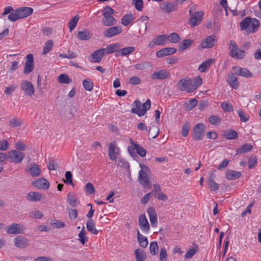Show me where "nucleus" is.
Instances as JSON below:
<instances>
[{
  "mask_svg": "<svg viewBox=\"0 0 261 261\" xmlns=\"http://www.w3.org/2000/svg\"><path fill=\"white\" fill-rule=\"evenodd\" d=\"M105 54H106L103 48L98 49L91 54L89 61L93 63H99Z\"/></svg>",
  "mask_w": 261,
  "mask_h": 261,
  "instance_id": "17",
  "label": "nucleus"
},
{
  "mask_svg": "<svg viewBox=\"0 0 261 261\" xmlns=\"http://www.w3.org/2000/svg\"><path fill=\"white\" fill-rule=\"evenodd\" d=\"M147 212L151 226L152 227H156L158 225V219L155 210L153 207H149Z\"/></svg>",
  "mask_w": 261,
  "mask_h": 261,
  "instance_id": "20",
  "label": "nucleus"
},
{
  "mask_svg": "<svg viewBox=\"0 0 261 261\" xmlns=\"http://www.w3.org/2000/svg\"><path fill=\"white\" fill-rule=\"evenodd\" d=\"M135 50V48L133 46H129L122 49L120 48V50L118 51V54L121 56H127L132 53Z\"/></svg>",
  "mask_w": 261,
  "mask_h": 261,
  "instance_id": "41",
  "label": "nucleus"
},
{
  "mask_svg": "<svg viewBox=\"0 0 261 261\" xmlns=\"http://www.w3.org/2000/svg\"><path fill=\"white\" fill-rule=\"evenodd\" d=\"M87 230L91 233L96 234L98 233L97 230L95 227V224L93 220L91 219L88 220L86 223Z\"/></svg>",
  "mask_w": 261,
  "mask_h": 261,
  "instance_id": "39",
  "label": "nucleus"
},
{
  "mask_svg": "<svg viewBox=\"0 0 261 261\" xmlns=\"http://www.w3.org/2000/svg\"><path fill=\"white\" fill-rule=\"evenodd\" d=\"M53 45V42L51 40H47L43 48V54L45 55L48 53L51 50Z\"/></svg>",
  "mask_w": 261,
  "mask_h": 261,
  "instance_id": "52",
  "label": "nucleus"
},
{
  "mask_svg": "<svg viewBox=\"0 0 261 261\" xmlns=\"http://www.w3.org/2000/svg\"><path fill=\"white\" fill-rule=\"evenodd\" d=\"M209 122L212 125H216L218 123H220L221 121V119L217 116L213 115L210 117Z\"/></svg>",
  "mask_w": 261,
  "mask_h": 261,
  "instance_id": "64",
  "label": "nucleus"
},
{
  "mask_svg": "<svg viewBox=\"0 0 261 261\" xmlns=\"http://www.w3.org/2000/svg\"><path fill=\"white\" fill-rule=\"evenodd\" d=\"M20 88L26 95L32 96L34 94L35 90L33 84L29 81H23L20 84Z\"/></svg>",
  "mask_w": 261,
  "mask_h": 261,
  "instance_id": "10",
  "label": "nucleus"
},
{
  "mask_svg": "<svg viewBox=\"0 0 261 261\" xmlns=\"http://www.w3.org/2000/svg\"><path fill=\"white\" fill-rule=\"evenodd\" d=\"M192 85L191 80L182 79H181L177 84V89L181 91H186L188 93H191L193 91H189L191 90Z\"/></svg>",
  "mask_w": 261,
  "mask_h": 261,
  "instance_id": "9",
  "label": "nucleus"
},
{
  "mask_svg": "<svg viewBox=\"0 0 261 261\" xmlns=\"http://www.w3.org/2000/svg\"><path fill=\"white\" fill-rule=\"evenodd\" d=\"M139 225L143 232L146 233L148 232L150 226L147 219L144 214L141 215L140 216L139 219Z\"/></svg>",
  "mask_w": 261,
  "mask_h": 261,
  "instance_id": "19",
  "label": "nucleus"
},
{
  "mask_svg": "<svg viewBox=\"0 0 261 261\" xmlns=\"http://www.w3.org/2000/svg\"><path fill=\"white\" fill-rule=\"evenodd\" d=\"M162 10L166 13H170L177 9V6L173 3L165 2L161 4Z\"/></svg>",
  "mask_w": 261,
  "mask_h": 261,
  "instance_id": "23",
  "label": "nucleus"
},
{
  "mask_svg": "<svg viewBox=\"0 0 261 261\" xmlns=\"http://www.w3.org/2000/svg\"><path fill=\"white\" fill-rule=\"evenodd\" d=\"M223 136L228 140L236 139L238 138V133L234 130L229 129L223 133Z\"/></svg>",
  "mask_w": 261,
  "mask_h": 261,
  "instance_id": "32",
  "label": "nucleus"
},
{
  "mask_svg": "<svg viewBox=\"0 0 261 261\" xmlns=\"http://www.w3.org/2000/svg\"><path fill=\"white\" fill-rule=\"evenodd\" d=\"M118 150V148H116V142H113L110 143L109 146L108 154L111 160L116 161L118 158L119 155Z\"/></svg>",
  "mask_w": 261,
  "mask_h": 261,
  "instance_id": "13",
  "label": "nucleus"
},
{
  "mask_svg": "<svg viewBox=\"0 0 261 261\" xmlns=\"http://www.w3.org/2000/svg\"><path fill=\"white\" fill-rule=\"evenodd\" d=\"M30 216L34 219H40L43 217V214L40 211L36 210L32 212Z\"/></svg>",
  "mask_w": 261,
  "mask_h": 261,
  "instance_id": "61",
  "label": "nucleus"
},
{
  "mask_svg": "<svg viewBox=\"0 0 261 261\" xmlns=\"http://www.w3.org/2000/svg\"><path fill=\"white\" fill-rule=\"evenodd\" d=\"M114 13V10L110 6H106L103 12L104 19L102 20L103 24L106 26H112L116 24V20L112 15Z\"/></svg>",
  "mask_w": 261,
  "mask_h": 261,
  "instance_id": "3",
  "label": "nucleus"
},
{
  "mask_svg": "<svg viewBox=\"0 0 261 261\" xmlns=\"http://www.w3.org/2000/svg\"><path fill=\"white\" fill-rule=\"evenodd\" d=\"M259 23L258 19L247 17L240 23V26L242 30H246L249 33H253L257 31Z\"/></svg>",
  "mask_w": 261,
  "mask_h": 261,
  "instance_id": "1",
  "label": "nucleus"
},
{
  "mask_svg": "<svg viewBox=\"0 0 261 261\" xmlns=\"http://www.w3.org/2000/svg\"><path fill=\"white\" fill-rule=\"evenodd\" d=\"M24 156V154L22 152L16 150H12L8 153V159L11 163L18 164L22 162Z\"/></svg>",
  "mask_w": 261,
  "mask_h": 261,
  "instance_id": "6",
  "label": "nucleus"
},
{
  "mask_svg": "<svg viewBox=\"0 0 261 261\" xmlns=\"http://www.w3.org/2000/svg\"><path fill=\"white\" fill-rule=\"evenodd\" d=\"M20 18H23L30 16L33 12V9L30 7H24L17 9Z\"/></svg>",
  "mask_w": 261,
  "mask_h": 261,
  "instance_id": "26",
  "label": "nucleus"
},
{
  "mask_svg": "<svg viewBox=\"0 0 261 261\" xmlns=\"http://www.w3.org/2000/svg\"><path fill=\"white\" fill-rule=\"evenodd\" d=\"M198 249L195 248H193L190 250H189L185 255V258L186 259H190L193 257V256L196 253Z\"/></svg>",
  "mask_w": 261,
  "mask_h": 261,
  "instance_id": "60",
  "label": "nucleus"
},
{
  "mask_svg": "<svg viewBox=\"0 0 261 261\" xmlns=\"http://www.w3.org/2000/svg\"><path fill=\"white\" fill-rule=\"evenodd\" d=\"M241 175L240 172L233 170H228L226 172L225 177L228 180H234L239 178Z\"/></svg>",
  "mask_w": 261,
  "mask_h": 261,
  "instance_id": "30",
  "label": "nucleus"
},
{
  "mask_svg": "<svg viewBox=\"0 0 261 261\" xmlns=\"http://www.w3.org/2000/svg\"><path fill=\"white\" fill-rule=\"evenodd\" d=\"M206 182L211 191H215L219 188V185L214 181V180L206 181Z\"/></svg>",
  "mask_w": 261,
  "mask_h": 261,
  "instance_id": "59",
  "label": "nucleus"
},
{
  "mask_svg": "<svg viewBox=\"0 0 261 261\" xmlns=\"http://www.w3.org/2000/svg\"><path fill=\"white\" fill-rule=\"evenodd\" d=\"M229 50L230 55L232 58L239 60L244 58L245 56V52L239 49L235 41L233 40H230L229 42Z\"/></svg>",
  "mask_w": 261,
  "mask_h": 261,
  "instance_id": "4",
  "label": "nucleus"
},
{
  "mask_svg": "<svg viewBox=\"0 0 261 261\" xmlns=\"http://www.w3.org/2000/svg\"><path fill=\"white\" fill-rule=\"evenodd\" d=\"M134 254L137 261H145L146 258L145 253L142 250L137 249L135 250Z\"/></svg>",
  "mask_w": 261,
  "mask_h": 261,
  "instance_id": "36",
  "label": "nucleus"
},
{
  "mask_svg": "<svg viewBox=\"0 0 261 261\" xmlns=\"http://www.w3.org/2000/svg\"><path fill=\"white\" fill-rule=\"evenodd\" d=\"M150 65L148 62H142L135 64L134 67L136 70H143L150 67Z\"/></svg>",
  "mask_w": 261,
  "mask_h": 261,
  "instance_id": "49",
  "label": "nucleus"
},
{
  "mask_svg": "<svg viewBox=\"0 0 261 261\" xmlns=\"http://www.w3.org/2000/svg\"><path fill=\"white\" fill-rule=\"evenodd\" d=\"M232 70L237 75L242 76L246 78H250L253 76L252 73L246 68L234 66L232 67Z\"/></svg>",
  "mask_w": 261,
  "mask_h": 261,
  "instance_id": "14",
  "label": "nucleus"
},
{
  "mask_svg": "<svg viewBox=\"0 0 261 261\" xmlns=\"http://www.w3.org/2000/svg\"><path fill=\"white\" fill-rule=\"evenodd\" d=\"M237 113L242 122H246L249 120V116L246 115L241 109H239Z\"/></svg>",
  "mask_w": 261,
  "mask_h": 261,
  "instance_id": "58",
  "label": "nucleus"
},
{
  "mask_svg": "<svg viewBox=\"0 0 261 261\" xmlns=\"http://www.w3.org/2000/svg\"><path fill=\"white\" fill-rule=\"evenodd\" d=\"M137 240L140 247L145 248L148 246L147 238L141 234L138 230H137Z\"/></svg>",
  "mask_w": 261,
  "mask_h": 261,
  "instance_id": "29",
  "label": "nucleus"
},
{
  "mask_svg": "<svg viewBox=\"0 0 261 261\" xmlns=\"http://www.w3.org/2000/svg\"><path fill=\"white\" fill-rule=\"evenodd\" d=\"M85 188L87 194L92 195L95 193V189L91 182H88L86 185Z\"/></svg>",
  "mask_w": 261,
  "mask_h": 261,
  "instance_id": "57",
  "label": "nucleus"
},
{
  "mask_svg": "<svg viewBox=\"0 0 261 261\" xmlns=\"http://www.w3.org/2000/svg\"><path fill=\"white\" fill-rule=\"evenodd\" d=\"M138 181L143 187H145L149 181V177L145 171L141 170L139 171Z\"/></svg>",
  "mask_w": 261,
  "mask_h": 261,
  "instance_id": "25",
  "label": "nucleus"
},
{
  "mask_svg": "<svg viewBox=\"0 0 261 261\" xmlns=\"http://www.w3.org/2000/svg\"><path fill=\"white\" fill-rule=\"evenodd\" d=\"M91 35L89 32L87 30L79 32L77 38L80 40H87L91 38Z\"/></svg>",
  "mask_w": 261,
  "mask_h": 261,
  "instance_id": "40",
  "label": "nucleus"
},
{
  "mask_svg": "<svg viewBox=\"0 0 261 261\" xmlns=\"http://www.w3.org/2000/svg\"><path fill=\"white\" fill-rule=\"evenodd\" d=\"M50 223L56 228H62L65 226V223L64 222H61L57 220H51Z\"/></svg>",
  "mask_w": 261,
  "mask_h": 261,
  "instance_id": "55",
  "label": "nucleus"
},
{
  "mask_svg": "<svg viewBox=\"0 0 261 261\" xmlns=\"http://www.w3.org/2000/svg\"><path fill=\"white\" fill-rule=\"evenodd\" d=\"M177 49L174 47L165 48L158 51L156 53V56L162 58L166 56L172 55L176 53Z\"/></svg>",
  "mask_w": 261,
  "mask_h": 261,
  "instance_id": "24",
  "label": "nucleus"
},
{
  "mask_svg": "<svg viewBox=\"0 0 261 261\" xmlns=\"http://www.w3.org/2000/svg\"><path fill=\"white\" fill-rule=\"evenodd\" d=\"M41 197V194L37 192H30L26 196L27 199L31 201H39Z\"/></svg>",
  "mask_w": 261,
  "mask_h": 261,
  "instance_id": "28",
  "label": "nucleus"
},
{
  "mask_svg": "<svg viewBox=\"0 0 261 261\" xmlns=\"http://www.w3.org/2000/svg\"><path fill=\"white\" fill-rule=\"evenodd\" d=\"M227 81L233 88L237 89L239 88V83L234 72L230 73L228 75Z\"/></svg>",
  "mask_w": 261,
  "mask_h": 261,
  "instance_id": "27",
  "label": "nucleus"
},
{
  "mask_svg": "<svg viewBox=\"0 0 261 261\" xmlns=\"http://www.w3.org/2000/svg\"><path fill=\"white\" fill-rule=\"evenodd\" d=\"M150 253L152 255L156 254L159 251L158 245L156 242H151L149 246Z\"/></svg>",
  "mask_w": 261,
  "mask_h": 261,
  "instance_id": "53",
  "label": "nucleus"
},
{
  "mask_svg": "<svg viewBox=\"0 0 261 261\" xmlns=\"http://www.w3.org/2000/svg\"><path fill=\"white\" fill-rule=\"evenodd\" d=\"M214 62V60L213 59H209L207 60H206L202 62V64H201L199 67L198 70L201 72H205L208 68Z\"/></svg>",
  "mask_w": 261,
  "mask_h": 261,
  "instance_id": "35",
  "label": "nucleus"
},
{
  "mask_svg": "<svg viewBox=\"0 0 261 261\" xmlns=\"http://www.w3.org/2000/svg\"><path fill=\"white\" fill-rule=\"evenodd\" d=\"M121 26H116L107 29L103 33V35L107 37H112L114 36L120 34L122 32Z\"/></svg>",
  "mask_w": 261,
  "mask_h": 261,
  "instance_id": "18",
  "label": "nucleus"
},
{
  "mask_svg": "<svg viewBox=\"0 0 261 261\" xmlns=\"http://www.w3.org/2000/svg\"><path fill=\"white\" fill-rule=\"evenodd\" d=\"M22 124V121L21 119L14 117L9 121V125L11 127L14 128L20 126Z\"/></svg>",
  "mask_w": 261,
  "mask_h": 261,
  "instance_id": "45",
  "label": "nucleus"
},
{
  "mask_svg": "<svg viewBox=\"0 0 261 261\" xmlns=\"http://www.w3.org/2000/svg\"><path fill=\"white\" fill-rule=\"evenodd\" d=\"M204 126L202 123L197 124L193 130V138L195 140H200L203 137Z\"/></svg>",
  "mask_w": 261,
  "mask_h": 261,
  "instance_id": "16",
  "label": "nucleus"
},
{
  "mask_svg": "<svg viewBox=\"0 0 261 261\" xmlns=\"http://www.w3.org/2000/svg\"><path fill=\"white\" fill-rule=\"evenodd\" d=\"M14 246L20 249H24L29 246V240L22 236H17L14 239Z\"/></svg>",
  "mask_w": 261,
  "mask_h": 261,
  "instance_id": "8",
  "label": "nucleus"
},
{
  "mask_svg": "<svg viewBox=\"0 0 261 261\" xmlns=\"http://www.w3.org/2000/svg\"><path fill=\"white\" fill-rule=\"evenodd\" d=\"M78 236L80 241L83 245H84L88 241V238L86 237V232L84 226L83 227L82 230L79 232Z\"/></svg>",
  "mask_w": 261,
  "mask_h": 261,
  "instance_id": "46",
  "label": "nucleus"
},
{
  "mask_svg": "<svg viewBox=\"0 0 261 261\" xmlns=\"http://www.w3.org/2000/svg\"><path fill=\"white\" fill-rule=\"evenodd\" d=\"M253 148V146L249 143H246L242 145L238 148L236 152L237 154L244 153L250 151Z\"/></svg>",
  "mask_w": 261,
  "mask_h": 261,
  "instance_id": "37",
  "label": "nucleus"
},
{
  "mask_svg": "<svg viewBox=\"0 0 261 261\" xmlns=\"http://www.w3.org/2000/svg\"><path fill=\"white\" fill-rule=\"evenodd\" d=\"M167 40L173 43L178 42L181 39L179 35L175 33H173L169 35H167Z\"/></svg>",
  "mask_w": 261,
  "mask_h": 261,
  "instance_id": "44",
  "label": "nucleus"
},
{
  "mask_svg": "<svg viewBox=\"0 0 261 261\" xmlns=\"http://www.w3.org/2000/svg\"><path fill=\"white\" fill-rule=\"evenodd\" d=\"M132 144L134 145L135 149L136 150L137 153L139 154L141 156H145L146 153V150L140 145L133 143L131 141Z\"/></svg>",
  "mask_w": 261,
  "mask_h": 261,
  "instance_id": "50",
  "label": "nucleus"
},
{
  "mask_svg": "<svg viewBox=\"0 0 261 261\" xmlns=\"http://www.w3.org/2000/svg\"><path fill=\"white\" fill-rule=\"evenodd\" d=\"M5 229L9 234H20L24 233L25 228L22 224L12 223L6 226Z\"/></svg>",
  "mask_w": 261,
  "mask_h": 261,
  "instance_id": "5",
  "label": "nucleus"
},
{
  "mask_svg": "<svg viewBox=\"0 0 261 261\" xmlns=\"http://www.w3.org/2000/svg\"><path fill=\"white\" fill-rule=\"evenodd\" d=\"M33 185L43 190H47L49 187V183L47 179L44 178H40L33 182Z\"/></svg>",
  "mask_w": 261,
  "mask_h": 261,
  "instance_id": "21",
  "label": "nucleus"
},
{
  "mask_svg": "<svg viewBox=\"0 0 261 261\" xmlns=\"http://www.w3.org/2000/svg\"><path fill=\"white\" fill-rule=\"evenodd\" d=\"M159 255L160 261H167V253L165 248H161Z\"/></svg>",
  "mask_w": 261,
  "mask_h": 261,
  "instance_id": "62",
  "label": "nucleus"
},
{
  "mask_svg": "<svg viewBox=\"0 0 261 261\" xmlns=\"http://www.w3.org/2000/svg\"><path fill=\"white\" fill-rule=\"evenodd\" d=\"M120 45L118 43L112 44L109 45L107 48H103L105 50L106 54H110L112 53L117 51L120 50Z\"/></svg>",
  "mask_w": 261,
  "mask_h": 261,
  "instance_id": "33",
  "label": "nucleus"
},
{
  "mask_svg": "<svg viewBox=\"0 0 261 261\" xmlns=\"http://www.w3.org/2000/svg\"><path fill=\"white\" fill-rule=\"evenodd\" d=\"M79 18L78 15H75L69 21L68 26L70 32H72L76 27Z\"/></svg>",
  "mask_w": 261,
  "mask_h": 261,
  "instance_id": "43",
  "label": "nucleus"
},
{
  "mask_svg": "<svg viewBox=\"0 0 261 261\" xmlns=\"http://www.w3.org/2000/svg\"><path fill=\"white\" fill-rule=\"evenodd\" d=\"M194 42V41L191 39L184 40L179 44L178 50L179 51H183L188 47H189Z\"/></svg>",
  "mask_w": 261,
  "mask_h": 261,
  "instance_id": "34",
  "label": "nucleus"
},
{
  "mask_svg": "<svg viewBox=\"0 0 261 261\" xmlns=\"http://www.w3.org/2000/svg\"><path fill=\"white\" fill-rule=\"evenodd\" d=\"M134 20V17L131 14H128L124 16L121 20V23L125 26L128 25Z\"/></svg>",
  "mask_w": 261,
  "mask_h": 261,
  "instance_id": "51",
  "label": "nucleus"
},
{
  "mask_svg": "<svg viewBox=\"0 0 261 261\" xmlns=\"http://www.w3.org/2000/svg\"><path fill=\"white\" fill-rule=\"evenodd\" d=\"M202 83V79L199 76H197L193 80H191V90L189 91H194Z\"/></svg>",
  "mask_w": 261,
  "mask_h": 261,
  "instance_id": "38",
  "label": "nucleus"
},
{
  "mask_svg": "<svg viewBox=\"0 0 261 261\" xmlns=\"http://www.w3.org/2000/svg\"><path fill=\"white\" fill-rule=\"evenodd\" d=\"M154 42L157 45H164L167 41V37L165 35H158L154 38Z\"/></svg>",
  "mask_w": 261,
  "mask_h": 261,
  "instance_id": "31",
  "label": "nucleus"
},
{
  "mask_svg": "<svg viewBox=\"0 0 261 261\" xmlns=\"http://www.w3.org/2000/svg\"><path fill=\"white\" fill-rule=\"evenodd\" d=\"M84 89L88 91H91L93 88V82L90 79L84 80L82 82Z\"/></svg>",
  "mask_w": 261,
  "mask_h": 261,
  "instance_id": "42",
  "label": "nucleus"
},
{
  "mask_svg": "<svg viewBox=\"0 0 261 261\" xmlns=\"http://www.w3.org/2000/svg\"><path fill=\"white\" fill-rule=\"evenodd\" d=\"M25 171L32 177H37L41 174V170L39 165L34 163L29 164L26 168Z\"/></svg>",
  "mask_w": 261,
  "mask_h": 261,
  "instance_id": "11",
  "label": "nucleus"
},
{
  "mask_svg": "<svg viewBox=\"0 0 261 261\" xmlns=\"http://www.w3.org/2000/svg\"><path fill=\"white\" fill-rule=\"evenodd\" d=\"M216 42V36L215 35H211L207 37L203 40L201 44L202 48H211L213 47Z\"/></svg>",
  "mask_w": 261,
  "mask_h": 261,
  "instance_id": "22",
  "label": "nucleus"
},
{
  "mask_svg": "<svg viewBox=\"0 0 261 261\" xmlns=\"http://www.w3.org/2000/svg\"><path fill=\"white\" fill-rule=\"evenodd\" d=\"M47 167L49 170H56L58 168V164L54 159H51L49 160Z\"/></svg>",
  "mask_w": 261,
  "mask_h": 261,
  "instance_id": "56",
  "label": "nucleus"
},
{
  "mask_svg": "<svg viewBox=\"0 0 261 261\" xmlns=\"http://www.w3.org/2000/svg\"><path fill=\"white\" fill-rule=\"evenodd\" d=\"M8 18L9 20L13 22H14L20 19V17L19 16V14L18 13L17 9L15 10V11H13L11 13H10L8 15Z\"/></svg>",
  "mask_w": 261,
  "mask_h": 261,
  "instance_id": "54",
  "label": "nucleus"
},
{
  "mask_svg": "<svg viewBox=\"0 0 261 261\" xmlns=\"http://www.w3.org/2000/svg\"><path fill=\"white\" fill-rule=\"evenodd\" d=\"M133 108L131 110V112L137 115L139 117L144 116L146 111L148 110L151 106V101L148 99L146 102L142 104L139 100H135L132 105Z\"/></svg>",
  "mask_w": 261,
  "mask_h": 261,
  "instance_id": "2",
  "label": "nucleus"
},
{
  "mask_svg": "<svg viewBox=\"0 0 261 261\" xmlns=\"http://www.w3.org/2000/svg\"><path fill=\"white\" fill-rule=\"evenodd\" d=\"M34 67V57L33 55L30 54L26 56V61L24 64L23 73L28 74L31 72Z\"/></svg>",
  "mask_w": 261,
  "mask_h": 261,
  "instance_id": "12",
  "label": "nucleus"
},
{
  "mask_svg": "<svg viewBox=\"0 0 261 261\" xmlns=\"http://www.w3.org/2000/svg\"><path fill=\"white\" fill-rule=\"evenodd\" d=\"M191 17L189 20V24L192 27H194L200 24L202 20L203 12L202 11H198L193 14L191 13V10L189 11Z\"/></svg>",
  "mask_w": 261,
  "mask_h": 261,
  "instance_id": "7",
  "label": "nucleus"
},
{
  "mask_svg": "<svg viewBox=\"0 0 261 261\" xmlns=\"http://www.w3.org/2000/svg\"><path fill=\"white\" fill-rule=\"evenodd\" d=\"M170 73L165 69H162L159 71L153 73L151 76L153 80H163L170 77Z\"/></svg>",
  "mask_w": 261,
  "mask_h": 261,
  "instance_id": "15",
  "label": "nucleus"
},
{
  "mask_svg": "<svg viewBox=\"0 0 261 261\" xmlns=\"http://www.w3.org/2000/svg\"><path fill=\"white\" fill-rule=\"evenodd\" d=\"M67 200L68 203L72 207H75L79 204V201L74 197L71 193H68Z\"/></svg>",
  "mask_w": 261,
  "mask_h": 261,
  "instance_id": "47",
  "label": "nucleus"
},
{
  "mask_svg": "<svg viewBox=\"0 0 261 261\" xmlns=\"http://www.w3.org/2000/svg\"><path fill=\"white\" fill-rule=\"evenodd\" d=\"M58 82L61 84H69L72 80L66 74H62L58 77Z\"/></svg>",
  "mask_w": 261,
  "mask_h": 261,
  "instance_id": "48",
  "label": "nucleus"
},
{
  "mask_svg": "<svg viewBox=\"0 0 261 261\" xmlns=\"http://www.w3.org/2000/svg\"><path fill=\"white\" fill-rule=\"evenodd\" d=\"M118 166L126 169L129 167V164L127 162L122 159H119L116 161Z\"/></svg>",
  "mask_w": 261,
  "mask_h": 261,
  "instance_id": "63",
  "label": "nucleus"
}]
</instances>
